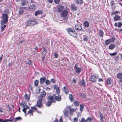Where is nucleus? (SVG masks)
Returning <instances> with one entry per match:
<instances>
[{"instance_id": "9d476101", "label": "nucleus", "mask_w": 122, "mask_h": 122, "mask_svg": "<svg viewBox=\"0 0 122 122\" xmlns=\"http://www.w3.org/2000/svg\"><path fill=\"white\" fill-rule=\"evenodd\" d=\"M117 77L118 79L121 80L120 82L122 81V73H118L117 75Z\"/></svg>"}, {"instance_id": "c756f323", "label": "nucleus", "mask_w": 122, "mask_h": 122, "mask_svg": "<svg viewBox=\"0 0 122 122\" xmlns=\"http://www.w3.org/2000/svg\"><path fill=\"white\" fill-rule=\"evenodd\" d=\"M69 97L70 101L71 102H72L73 101V98L72 95L71 94H69Z\"/></svg>"}, {"instance_id": "ddd939ff", "label": "nucleus", "mask_w": 122, "mask_h": 122, "mask_svg": "<svg viewBox=\"0 0 122 122\" xmlns=\"http://www.w3.org/2000/svg\"><path fill=\"white\" fill-rule=\"evenodd\" d=\"M46 78L45 76H43L40 78V82L41 84H42L45 82Z\"/></svg>"}, {"instance_id": "603ef678", "label": "nucleus", "mask_w": 122, "mask_h": 122, "mask_svg": "<svg viewBox=\"0 0 122 122\" xmlns=\"http://www.w3.org/2000/svg\"><path fill=\"white\" fill-rule=\"evenodd\" d=\"M88 37L86 36L84 38L83 40L84 41H88Z\"/></svg>"}, {"instance_id": "20e7f679", "label": "nucleus", "mask_w": 122, "mask_h": 122, "mask_svg": "<svg viewBox=\"0 0 122 122\" xmlns=\"http://www.w3.org/2000/svg\"><path fill=\"white\" fill-rule=\"evenodd\" d=\"M48 101L46 104V106L49 107L51 105V103L53 102V96H49L48 97Z\"/></svg>"}, {"instance_id": "a211bd4d", "label": "nucleus", "mask_w": 122, "mask_h": 122, "mask_svg": "<svg viewBox=\"0 0 122 122\" xmlns=\"http://www.w3.org/2000/svg\"><path fill=\"white\" fill-rule=\"evenodd\" d=\"M99 115L100 117V121L102 122H103V119L104 118L103 115L102 113H101L100 112H99Z\"/></svg>"}, {"instance_id": "09e8293b", "label": "nucleus", "mask_w": 122, "mask_h": 122, "mask_svg": "<svg viewBox=\"0 0 122 122\" xmlns=\"http://www.w3.org/2000/svg\"><path fill=\"white\" fill-rule=\"evenodd\" d=\"M78 120V118L77 117H75L74 118L73 122H77Z\"/></svg>"}, {"instance_id": "dca6fc26", "label": "nucleus", "mask_w": 122, "mask_h": 122, "mask_svg": "<svg viewBox=\"0 0 122 122\" xmlns=\"http://www.w3.org/2000/svg\"><path fill=\"white\" fill-rule=\"evenodd\" d=\"M64 9V7L63 6H59L58 8V10L59 12H62Z\"/></svg>"}, {"instance_id": "e2e57ef3", "label": "nucleus", "mask_w": 122, "mask_h": 122, "mask_svg": "<svg viewBox=\"0 0 122 122\" xmlns=\"http://www.w3.org/2000/svg\"><path fill=\"white\" fill-rule=\"evenodd\" d=\"M98 81H102V78H99L98 80Z\"/></svg>"}, {"instance_id": "8fccbe9b", "label": "nucleus", "mask_w": 122, "mask_h": 122, "mask_svg": "<svg viewBox=\"0 0 122 122\" xmlns=\"http://www.w3.org/2000/svg\"><path fill=\"white\" fill-rule=\"evenodd\" d=\"M86 121L84 118H82L80 122H86Z\"/></svg>"}, {"instance_id": "5701e85b", "label": "nucleus", "mask_w": 122, "mask_h": 122, "mask_svg": "<svg viewBox=\"0 0 122 122\" xmlns=\"http://www.w3.org/2000/svg\"><path fill=\"white\" fill-rule=\"evenodd\" d=\"M120 18V17L117 15H116L114 18V20L115 21L119 20Z\"/></svg>"}, {"instance_id": "c9c22d12", "label": "nucleus", "mask_w": 122, "mask_h": 122, "mask_svg": "<svg viewBox=\"0 0 122 122\" xmlns=\"http://www.w3.org/2000/svg\"><path fill=\"white\" fill-rule=\"evenodd\" d=\"M22 119V118L20 117H18L16 118L15 119V122H16L17 121L21 120Z\"/></svg>"}, {"instance_id": "f03ea898", "label": "nucleus", "mask_w": 122, "mask_h": 122, "mask_svg": "<svg viewBox=\"0 0 122 122\" xmlns=\"http://www.w3.org/2000/svg\"><path fill=\"white\" fill-rule=\"evenodd\" d=\"M46 93L45 92H42L41 95V96L39 97V100L37 101V106L40 108L42 105L41 101L42 100V97H45L46 95Z\"/></svg>"}, {"instance_id": "4d7b16f0", "label": "nucleus", "mask_w": 122, "mask_h": 122, "mask_svg": "<svg viewBox=\"0 0 122 122\" xmlns=\"http://www.w3.org/2000/svg\"><path fill=\"white\" fill-rule=\"evenodd\" d=\"M54 56L56 58H57L58 57V54L57 53H55L54 54Z\"/></svg>"}, {"instance_id": "a19ab883", "label": "nucleus", "mask_w": 122, "mask_h": 122, "mask_svg": "<svg viewBox=\"0 0 122 122\" xmlns=\"http://www.w3.org/2000/svg\"><path fill=\"white\" fill-rule=\"evenodd\" d=\"M74 104L76 106H77L79 105V103L78 102L76 101H75L74 102Z\"/></svg>"}, {"instance_id": "6e6552de", "label": "nucleus", "mask_w": 122, "mask_h": 122, "mask_svg": "<svg viewBox=\"0 0 122 122\" xmlns=\"http://www.w3.org/2000/svg\"><path fill=\"white\" fill-rule=\"evenodd\" d=\"M75 28L76 30H78L79 31L81 30V31H83V30H82V26L80 25H76L75 26Z\"/></svg>"}, {"instance_id": "412c9836", "label": "nucleus", "mask_w": 122, "mask_h": 122, "mask_svg": "<svg viewBox=\"0 0 122 122\" xmlns=\"http://www.w3.org/2000/svg\"><path fill=\"white\" fill-rule=\"evenodd\" d=\"M75 3L77 4H81L83 3V1L82 0H75Z\"/></svg>"}, {"instance_id": "6ab92c4d", "label": "nucleus", "mask_w": 122, "mask_h": 122, "mask_svg": "<svg viewBox=\"0 0 122 122\" xmlns=\"http://www.w3.org/2000/svg\"><path fill=\"white\" fill-rule=\"evenodd\" d=\"M13 119H5L4 120H3L2 119H0V122H6L8 121H11Z\"/></svg>"}, {"instance_id": "423d86ee", "label": "nucleus", "mask_w": 122, "mask_h": 122, "mask_svg": "<svg viewBox=\"0 0 122 122\" xmlns=\"http://www.w3.org/2000/svg\"><path fill=\"white\" fill-rule=\"evenodd\" d=\"M98 77V76L97 74H95L92 76L91 77V80L92 81L95 82L97 79Z\"/></svg>"}, {"instance_id": "7ed1b4c3", "label": "nucleus", "mask_w": 122, "mask_h": 122, "mask_svg": "<svg viewBox=\"0 0 122 122\" xmlns=\"http://www.w3.org/2000/svg\"><path fill=\"white\" fill-rule=\"evenodd\" d=\"M68 33L71 36L75 37L76 36V34L75 30L70 28H68L67 30Z\"/></svg>"}, {"instance_id": "0eeeda50", "label": "nucleus", "mask_w": 122, "mask_h": 122, "mask_svg": "<svg viewBox=\"0 0 122 122\" xmlns=\"http://www.w3.org/2000/svg\"><path fill=\"white\" fill-rule=\"evenodd\" d=\"M68 11L66 10L63 11L61 13V15L63 17H66L67 15Z\"/></svg>"}, {"instance_id": "473e14b6", "label": "nucleus", "mask_w": 122, "mask_h": 122, "mask_svg": "<svg viewBox=\"0 0 122 122\" xmlns=\"http://www.w3.org/2000/svg\"><path fill=\"white\" fill-rule=\"evenodd\" d=\"M36 4H32L31 5V8L33 10H35L36 9Z\"/></svg>"}, {"instance_id": "9b49d317", "label": "nucleus", "mask_w": 122, "mask_h": 122, "mask_svg": "<svg viewBox=\"0 0 122 122\" xmlns=\"http://www.w3.org/2000/svg\"><path fill=\"white\" fill-rule=\"evenodd\" d=\"M116 45L114 44H111L109 46V49L111 50L114 49L116 47Z\"/></svg>"}, {"instance_id": "72a5a7b5", "label": "nucleus", "mask_w": 122, "mask_h": 122, "mask_svg": "<svg viewBox=\"0 0 122 122\" xmlns=\"http://www.w3.org/2000/svg\"><path fill=\"white\" fill-rule=\"evenodd\" d=\"M25 25L27 26H30V20H29L26 22L25 23Z\"/></svg>"}, {"instance_id": "39448f33", "label": "nucleus", "mask_w": 122, "mask_h": 122, "mask_svg": "<svg viewBox=\"0 0 122 122\" xmlns=\"http://www.w3.org/2000/svg\"><path fill=\"white\" fill-rule=\"evenodd\" d=\"M115 39L114 37H112L111 38L106 40L105 42V44L108 45L110 43L113 42L115 40Z\"/></svg>"}, {"instance_id": "c03bdc74", "label": "nucleus", "mask_w": 122, "mask_h": 122, "mask_svg": "<svg viewBox=\"0 0 122 122\" xmlns=\"http://www.w3.org/2000/svg\"><path fill=\"white\" fill-rule=\"evenodd\" d=\"M80 111H82V110L84 107V106L82 105H80Z\"/></svg>"}, {"instance_id": "f257e3e1", "label": "nucleus", "mask_w": 122, "mask_h": 122, "mask_svg": "<svg viewBox=\"0 0 122 122\" xmlns=\"http://www.w3.org/2000/svg\"><path fill=\"white\" fill-rule=\"evenodd\" d=\"M8 16L7 14H3L1 18V24L3 25L7 23L8 21Z\"/></svg>"}, {"instance_id": "69168bd1", "label": "nucleus", "mask_w": 122, "mask_h": 122, "mask_svg": "<svg viewBox=\"0 0 122 122\" xmlns=\"http://www.w3.org/2000/svg\"><path fill=\"white\" fill-rule=\"evenodd\" d=\"M46 90H50V88L49 87H46Z\"/></svg>"}, {"instance_id": "13d9d810", "label": "nucleus", "mask_w": 122, "mask_h": 122, "mask_svg": "<svg viewBox=\"0 0 122 122\" xmlns=\"http://www.w3.org/2000/svg\"><path fill=\"white\" fill-rule=\"evenodd\" d=\"M24 42V41L23 40H22L18 44V45H20L21 44L23 43Z\"/></svg>"}, {"instance_id": "680f3d73", "label": "nucleus", "mask_w": 122, "mask_h": 122, "mask_svg": "<svg viewBox=\"0 0 122 122\" xmlns=\"http://www.w3.org/2000/svg\"><path fill=\"white\" fill-rule=\"evenodd\" d=\"M59 122H62V118H61L60 119Z\"/></svg>"}, {"instance_id": "2eb2a0df", "label": "nucleus", "mask_w": 122, "mask_h": 122, "mask_svg": "<svg viewBox=\"0 0 122 122\" xmlns=\"http://www.w3.org/2000/svg\"><path fill=\"white\" fill-rule=\"evenodd\" d=\"M24 108L22 109V111L24 112L25 114V116H26V110L27 109H29V107L27 105H25V106L24 107Z\"/></svg>"}, {"instance_id": "58836bf2", "label": "nucleus", "mask_w": 122, "mask_h": 122, "mask_svg": "<svg viewBox=\"0 0 122 122\" xmlns=\"http://www.w3.org/2000/svg\"><path fill=\"white\" fill-rule=\"evenodd\" d=\"M117 54V52H115L113 53H109V54L111 56H115Z\"/></svg>"}, {"instance_id": "de8ad7c7", "label": "nucleus", "mask_w": 122, "mask_h": 122, "mask_svg": "<svg viewBox=\"0 0 122 122\" xmlns=\"http://www.w3.org/2000/svg\"><path fill=\"white\" fill-rule=\"evenodd\" d=\"M40 91V87L37 88L36 89V92L37 93H39Z\"/></svg>"}, {"instance_id": "393cba45", "label": "nucleus", "mask_w": 122, "mask_h": 122, "mask_svg": "<svg viewBox=\"0 0 122 122\" xmlns=\"http://www.w3.org/2000/svg\"><path fill=\"white\" fill-rule=\"evenodd\" d=\"M28 3V1L25 0H23L21 3V4L22 6H24L25 5H27Z\"/></svg>"}, {"instance_id": "f8f14e48", "label": "nucleus", "mask_w": 122, "mask_h": 122, "mask_svg": "<svg viewBox=\"0 0 122 122\" xmlns=\"http://www.w3.org/2000/svg\"><path fill=\"white\" fill-rule=\"evenodd\" d=\"M83 25L84 27L87 28L89 26V24L88 21H85L83 23Z\"/></svg>"}, {"instance_id": "49530a36", "label": "nucleus", "mask_w": 122, "mask_h": 122, "mask_svg": "<svg viewBox=\"0 0 122 122\" xmlns=\"http://www.w3.org/2000/svg\"><path fill=\"white\" fill-rule=\"evenodd\" d=\"M45 83L47 85H49L50 84V82L48 80H46Z\"/></svg>"}, {"instance_id": "bf43d9fd", "label": "nucleus", "mask_w": 122, "mask_h": 122, "mask_svg": "<svg viewBox=\"0 0 122 122\" xmlns=\"http://www.w3.org/2000/svg\"><path fill=\"white\" fill-rule=\"evenodd\" d=\"M43 49L44 50V51H43L42 54H44V55H45L46 54V51H45V49L44 47H43Z\"/></svg>"}, {"instance_id": "a18cd8bd", "label": "nucleus", "mask_w": 122, "mask_h": 122, "mask_svg": "<svg viewBox=\"0 0 122 122\" xmlns=\"http://www.w3.org/2000/svg\"><path fill=\"white\" fill-rule=\"evenodd\" d=\"M80 95L81 97L83 98H85L86 97V96L85 94H80Z\"/></svg>"}, {"instance_id": "b1692460", "label": "nucleus", "mask_w": 122, "mask_h": 122, "mask_svg": "<svg viewBox=\"0 0 122 122\" xmlns=\"http://www.w3.org/2000/svg\"><path fill=\"white\" fill-rule=\"evenodd\" d=\"M25 100L28 102L30 100V95H27L26 94L25 95Z\"/></svg>"}, {"instance_id": "7c9ffc66", "label": "nucleus", "mask_w": 122, "mask_h": 122, "mask_svg": "<svg viewBox=\"0 0 122 122\" xmlns=\"http://www.w3.org/2000/svg\"><path fill=\"white\" fill-rule=\"evenodd\" d=\"M65 116L66 117H68V112L67 111L65 110L64 113Z\"/></svg>"}, {"instance_id": "c85d7f7f", "label": "nucleus", "mask_w": 122, "mask_h": 122, "mask_svg": "<svg viewBox=\"0 0 122 122\" xmlns=\"http://www.w3.org/2000/svg\"><path fill=\"white\" fill-rule=\"evenodd\" d=\"M103 32L102 30H99V36L101 37H102L103 34Z\"/></svg>"}, {"instance_id": "bb28decb", "label": "nucleus", "mask_w": 122, "mask_h": 122, "mask_svg": "<svg viewBox=\"0 0 122 122\" xmlns=\"http://www.w3.org/2000/svg\"><path fill=\"white\" fill-rule=\"evenodd\" d=\"M55 99L57 101H60L61 100V98L60 96L58 95L55 97Z\"/></svg>"}, {"instance_id": "5fc2aeb1", "label": "nucleus", "mask_w": 122, "mask_h": 122, "mask_svg": "<svg viewBox=\"0 0 122 122\" xmlns=\"http://www.w3.org/2000/svg\"><path fill=\"white\" fill-rule=\"evenodd\" d=\"M54 1L55 3L58 4L60 0H54Z\"/></svg>"}, {"instance_id": "338daca9", "label": "nucleus", "mask_w": 122, "mask_h": 122, "mask_svg": "<svg viewBox=\"0 0 122 122\" xmlns=\"http://www.w3.org/2000/svg\"><path fill=\"white\" fill-rule=\"evenodd\" d=\"M73 82L75 83H76V80L75 79H73Z\"/></svg>"}, {"instance_id": "f704fd0d", "label": "nucleus", "mask_w": 122, "mask_h": 122, "mask_svg": "<svg viewBox=\"0 0 122 122\" xmlns=\"http://www.w3.org/2000/svg\"><path fill=\"white\" fill-rule=\"evenodd\" d=\"M37 24V22L36 20L31 21V24L33 25Z\"/></svg>"}, {"instance_id": "6e6d98bb", "label": "nucleus", "mask_w": 122, "mask_h": 122, "mask_svg": "<svg viewBox=\"0 0 122 122\" xmlns=\"http://www.w3.org/2000/svg\"><path fill=\"white\" fill-rule=\"evenodd\" d=\"M4 109L1 107H0V112H3Z\"/></svg>"}, {"instance_id": "4c0bfd02", "label": "nucleus", "mask_w": 122, "mask_h": 122, "mask_svg": "<svg viewBox=\"0 0 122 122\" xmlns=\"http://www.w3.org/2000/svg\"><path fill=\"white\" fill-rule=\"evenodd\" d=\"M111 82V80L110 79H108L107 80V83L108 84H110Z\"/></svg>"}, {"instance_id": "e433bc0d", "label": "nucleus", "mask_w": 122, "mask_h": 122, "mask_svg": "<svg viewBox=\"0 0 122 122\" xmlns=\"http://www.w3.org/2000/svg\"><path fill=\"white\" fill-rule=\"evenodd\" d=\"M39 83V81L38 80H36L34 81V83L35 86H37Z\"/></svg>"}, {"instance_id": "864d4df0", "label": "nucleus", "mask_w": 122, "mask_h": 122, "mask_svg": "<svg viewBox=\"0 0 122 122\" xmlns=\"http://www.w3.org/2000/svg\"><path fill=\"white\" fill-rule=\"evenodd\" d=\"M50 81L51 82H52L53 83H55V80L53 79H51L50 80Z\"/></svg>"}, {"instance_id": "0e129e2a", "label": "nucleus", "mask_w": 122, "mask_h": 122, "mask_svg": "<svg viewBox=\"0 0 122 122\" xmlns=\"http://www.w3.org/2000/svg\"><path fill=\"white\" fill-rule=\"evenodd\" d=\"M53 1V0H49V2L50 3H52Z\"/></svg>"}, {"instance_id": "cd10ccee", "label": "nucleus", "mask_w": 122, "mask_h": 122, "mask_svg": "<svg viewBox=\"0 0 122 122\" xmlns=\"http://www.w3.org/2000/svg\"><path fill=\"white\" fill-rule=\"evenodd\" d=\"M63 89L66 94H68L69 91L67 88L66 86H64L63 87Z\"/></svg>"}, {"instance_id": "3c124183", "label": "nucleus", "mask_w": 122, "mask_h": 122, "mask_svg": "<svg viewBox=\"0 0 122 122\" xmlns=\"http://www.w3.org/2000/svg\"><path fill=\"white\" fill-rule=\"evenodd\" d=\"M24 12V11L22 10H20L19 11V15H21L23 14Z\"/></svg>"}, {"instance_id": "1a4fd4ad", "label": "nucleus", "mask_w": 122, "mask_h": 122, "mask_svg": "<svg viewBox=\"0 0 122 122\" xmlns=\"http://www.w3.org/2000/svg\"><path fill=\"white\" fill-rule=\"evenodd\" d=\"M75 71L76 72L79 73L81 72V69L80 68H78L76 64L75 66Z\"/></svg>"}, {"instance_id": "4468645a", "label": "nucleus", "mask_w": 122, "mask_h": 122, "mask_svg": "<svg viewBox=\"0 0 122 122\" xmlns=\"http://www.w3.org/2000/svg\"><path fill=\"white\" fill-rule=\"evenodd\" d=\"M122 25V23L120 22H118L117 23H115L114 25L115 26L118 27H121Z\"/></svg>"}, {"instance_id": "052dcab7", "label": "nucleus", "mask_w": 122, "mask_h": 122, "mask_svg": "<svg viewBox=\"0 0 122 122\" xmlns=\"http://www.w3.org/2000/svg\"><path fill=\"white\" fill-rule=\"evenodd\" d=\"M1 31H3L4 30V28H3V27H2V26H1Z\"/></svg>"}, {"instance_id": "774afa93", "label": "nucleus", "mask_w": 122, "mask_h": 122, "mask_svg": "<svg viewBox=\"0 0 122 122\" xmlns=\"http://www.w3.org/2000/svg\"><path fill=\"white\" fill-rule=\"evenodd\" d=\"M55 122H58V120L57 119H56L54 120Z\"/></svg>"}, {"instance_id": "2f4dec72", "label": "nucleus", "mask_w": 122, "mask_h": 122, "mask_svg": "<svg viewBox=\"0 0 122 122\" xmlns=\"http://www.w3.org/2000/svg\"><path fill=\"white\" fill-rule=\"evenodd\" d=\"M81 83V85H82L83 86H85V82L84 81V80H82L80 82Z\"/></svg>"}, {"instance_id": "aec40b11", "label": "nucleus", "mask_w": 122, "mask_h": 122, "mask_svg": "<svg viewBox=\"0 0 122 122\" xmlns=\"http://www.w3.org/2000/svg\"><path fill=\"white\" fill-rule=\"evenodd\" d=\"M42 14V11L41 10H38L36 11L35 13V15L37 16L38 15H40Z\"/></svg>"}, {"instance_id": "f3484780", "label": "nucleus", "mask_w": 122, "mask_h": 122, "mask_svg": "<svg viewBox=\"0 0 122 122\" xmlns=\"http://www.w3.org/2000/svg\"><path fill=\"white\" fill-rule=\"evenodd\" d=\"M71 9L72 10L75 11L77 10V7L74 4H72L71 5Z\"/></svg>"}, {"instance_id": "a878e982", "label": "nucleus", "mask_w": 122, "mask_h": 122, "mask_svg": "<svg viewBox=\"0 0 122 122\" xmlns=\"http://www.w3.org/2000/svg\"><path fill=\"white\" fill-rule=\"evenodd\" d=\"M93 119V118L92 117H88L86 120V122H91Z\"/></svg>"}, {"instance_id": "ea45409f", "label": "nucleus", "mask_w": 122, "mask_h": 122, "mask_svg": "<svg viewBox=\"0 0 122 122\" xmlns=\"http://www.w3.org/2000/svg\"><path fill=\"white\" fill-rule=\"evenodd\" d=\"M76 110V108L75 109H71L70 110V114H71V112H73L75 111Z\"/></svg>"}, {"instance_id": "79ce46f5", "label": "nucleus", "mask_w": 122, "mask_h": 122, "mask_svg": "<svg viewBox=\"0 0 122 122\" xmlns=\"http://www.w3.org/2000/svg\"><path fill=\"white\" fill-rule=\"evenodd\" d=\"M26 104L23 103L22 102L20 104V105L23 107H24L25 106Z\"/></svg>"}, {"instance_id": "37998d69", "label": "nucleus", "mask_w": 122, "mask_h": 122, "mask_svg": "<svg viewBox=\"0 0 122 122\" xmlns=\"http://www.w3.org/2000/svg\"><path fill=\"white\" fill-rule=\"evenodd\" d=\"M56 92L58 94H59L60 93V90L59 88L58 87L56 89Z\"/></svg>"}, {"instance_id": "4be33fe9", "label": "nucleus", "mask_w": 122, "mask_h": 122, "mask_svg": "<svg viewBox=\"0 0 122 122\" xmlns=\"http://www.w3.org/2000/svg\"><path fill=\"white\" fill-rule=\"evenodd\" d=\"M36 107H31V114L33 115V114L32 113L35 111H36Z\"/></svg>"}]
</instances>
